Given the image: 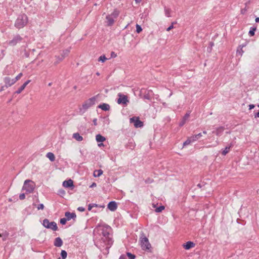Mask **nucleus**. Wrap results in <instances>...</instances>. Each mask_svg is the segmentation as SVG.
Instances as JSON below:
<instances>
[{
	"label": "nucleus",
	"mask_w": 259,
	"mask_h": 259,
	"mask_svg": "<svg viewBox=\"0 0 259 259\" xmlns=\"http://www.w3.org/2000/svg\"><path fill=\"white\" fill-rule=\"evenodd\" d=\"M218 144H219V142L218 141H216V145L215 146H216V145H217Z\"/></svg>",
	"instance_id": "obj_62"
},
{
	"label": "nucleus",
	"mask_w": 259,
	"mask_h": 259,
	"mask_svg": "<svg viewBox=\"0 0 259 259\" xmlns=\"http://www.w3.org/2000/svg\"><path fill=\"white\" fill-rule=\"evenodd\" d=\"M256 117H259V111H258V112L257 113V114H256L255 117H256Z\"/></svg>",
	"instance_id": "obj_59"
},
{
	"label": "nucleus",
	"mask_w": 259,
	"mask_h": 259,
	"mask_svg": "<svg viewBox=\"0 0 259 259\" xmlns=\"http://www.w3.org/2000/svg\"><path fill=\"white\" fill-rule=\"evenodd\" d=\"M73 138L78 141H81L83 140L82 137L77 133L73 134Z\"/></svg>",
	"instance_id": "obj_17"
},
{
	"label": "nucleus",
	"mask_w": 259,
	"mask_h": 259,
	"mask_svg": "<svg viewBox=\"0 0 259 259\" xmlns=\"http://www.w3.org/2000/svg\"><path fill=\"white\" fill-rule=\"evenodd\" d=\"M23 74L22 73H20L15 78H14V80L15 82H16L17 80H19L21 77L22 76Z\"/></svg>",
	"instance_id": "obj_34"
},
{
	"label": "nucleus",
	"mask_w": 259,
	"mask_h": 259,
	"mask_svg": "<svg viewBox=\"0 0 259 259\" xmlns=\"http://www.w3.org/2000/svg\"><path fill=\"white\" fill-rule=\"evenodd\" d=\"M142 0H135L136 3L138 4L141 2Z\"/></svg>",
	"instance_id": "obj_56"
},
{
	"label": "nucleus",
	"mask_w": 259,
	"mask_h": 259,
	"mask_svg": "<svg viewBox=\"0 0 259 259\" xmlns=\"http://www.w3.org/2000/svg\"><path fill=\"white\" fill-rule=\"evenodd\" d=\"M189 116H190V113H187L185 115V116L183 118V119L186 120L189 117Z\"/></svg>",
	"instance_id": "obj_42"
},
{
	"label": "nucleus",
	"mask_w": 259,
	"mask_h": 259,
	"mask_svg": "<svg viewBox=\"0 0 259 259\" xmlns=\"http://www.w3.org/2000/svg\"><path fill=\"white\" fill-rule=\"evenodd\" d=\"M30 82V80H27L26 82H25L22 85H24V87L25 88V87H26V85Z\"/></svg>",
	"instance_id": "obj_45"
},
{
	"label": "nucleus",
	"mask_w": 259,
	"mask_h": 259,
	"mask_svg": "<svg viewBox=\"0 0 259 259\" xmlns=\"http://www.w3.org/2000/svg\"><path fill=\"white\" fill-rule=\"evenodd\" d=\"M203 133L204 134H207V132H206V131H204L203 132Z\"/></svg>",
	"instance_id": "obj_61"
},
{
	"label": "nucleus",
	"mask_w": 259,
	"mask_h": 259,
	"mask_svg": "<svg viewBox=\"0 0 259 259\" xmlns=\"http://www.w3.org/2000/svg\"><path fill=\"white\" fill-rule=\"evenodd\" d=\"M55 157L54 154L51 152H50V160L53 161L55 160Z\"/></svg>",
	"instance_id": "obj_35"
},
{
	"label": "nucleus",
	"mask_w": 259,
	"mask_h": 259,
	"mask_svg": "<svg viewBox=\"0 0 259 259\" xmlns=\"http://www.w3.org/2000/svg\"><path fill=\"white\" fill-rule=\"evenodd\" d=\"M111 57H116V55L114 53V52H112L111 54Z\"/></svg>",
	"instance_id": "obj_52"
},
{
	"label": "nucleus",
	"mask_w": 259,
	"mask_h": 259,
	"mask_svg": "<svg viewBox=\"0 0 259 259\" xmlns=\"http://www.w3.org/2000/svg\"><path fill=\"white\" fill-rule=\"evenodd\" d=\"M65 216L67 221H69L71 219H74L76 217L75 213H71L70 212H66L65 213Z\"/></svg>",
	"instance_id": "obj_11"
},
{
	"label": "nucleus",
	"mask_w": 259,
	"mask_h": 259,
	"mask_svg": "<svg viewBox=\"0 0 259 259\" xmlns=\"http://www.w3.org/2000/svg\"><path fill=\"white\" fill-rule=\"evenodd\" d=\"M35 187V184L33 181L26 180L24 183L22 190L25 191L26 193H30L33 191Z\"/></svg>",
	"instance_id": "obj_2"
},
{
	"label": "nucleus",
	"mask_w": 259,
	"mask_h": 259,
	"mask_svg": "<svg viewBox=\"0 0 259 259\" xmlns=\"http://www.w3.org/2000/svg\"><path fill=\"white\" fill-rule=\"evenodd\" d=\"M224 130V127L221 126L217 128L215 134L217 136H220Z\"/></svg>",
	"instance_id": "obj_19"
},
{
	"label": "nucleus",
	"mask_w": 259,
	"mask_h": 259,
	"mask_svg": "<svg viewBox=\"0 0 259 259\" xmlns=\"http://www.w3.org/2000/svg\"><path fill=\"white\" fill-rule=\"evenodd\" d=\"M24 85H21L16 92H15V94H19L20 93H21L22 91H23L25 89V88L24 87Z\"/></svg>",
	"instance_id": "obj_28"
},
{
	"label": "nucleus",
	"mask_w": 259,
	"mask_h": 259,
	"mask_svg": "<svg viewBox=\"0 0 259 259\" xmlns=\"http://www.w3.org/2000/svg\"><path fill=\"white\" fill-rule=\"evenodd\" d=\"M127 255L128 256V257H130L131 259H134V258H135V255L133 254H132L130 252H127Z\"/></svg>",
	"instance_id": "obj_38"
},
{
	"label": "nucleus",
	"mask_w": 259,
	"mask_h": 259,
	"mask_svg": "<svg viewBox=\"0 0 259 259\" xmlns=\"http://www.w3.org/2000/svg\"><path fill=\"white\" fill-rule=\"evenodd\" d=\"M173 24L174 23H172V24L167 28L166 30L167 31H169L170 30L174 28Z\"/></svg>",
	"instance_id": "obj_48"
},
{
	"label": "nucleus",
	"mask_w": 259,
	"mask_h": 259,
	"mask_svg": "<svg viewBox=\"0 0 259 259\" xmlns=\"http://www.w3.org/2000/svg\"><path fill=\"white\" fill-rule=\"evenodd\" d=\"M126 257L124 255H122L120 256L119 259H125Z\"/></svg>",
	"instance_id": "obj_53"
},
{
	"label": "nucleus",
	"mask_w": 259,
	"mask_h": 259,
	"mask_svg": "<svg viewBox=\"0 0 259 259\" xmlns=\"http://www.w3.org/2000/svg\"><path fill=\"white\" fill-rule=\"evenodd\" d=\"M67 253L65 250H62L61 252V256L62 259H65L67 257Z\"/></svg>",
	"instance_id": "obj_27"
},
{
	"label": "nucleus",
	"mask_w": 259,
	"mask_h": 259,
	"mask_svg": "<svg viewBox=\"0 0 259 259\" xmlns=\"http://www.w3.org/2000/svg\"><path fill=\"white\" fill-rule=\"evenodd\" d=\"M97 204H90L88 206V210H91L92 209V208H93V207L94 206H97Z\"/></svg>",
	"instance_id": "obj_40"
},
{
	"label": "nucleus",
	"mask_w": 259,
	"mask_h": 259,
	"mask_svg": "<svg viewBox=\"0 0 259 259\" xmlns=\"http://www.w3.org/2000/svg\"><path fill=\"white\" fill-rule=\"evenodd\" d=\"M27 16L23 14L18 16L15 22V25L17 28L20 29L24 27L27 23Z\"/></svg>",
	"instance_id": "obj_1"
},
{
	"label": "nucleus",
	"mask_w": 259,
	"mask_h": 259,
	"mask_svg": "<svg viewBox=\"0 0 259 259\" xmlns=\"http://www.w3.org/2000/svg\"><path fill=\"white\" fill-rule=\"evenodd\" d=\"M63 242L61 239L60 237H57L55 239L54 242L55 246L57 247H60L62 245Z\"/></svg>",
	"instance_id": "obj_15"
},
{
	"label": "nucleus",
	"mask_w": 259,
	"mask_h": 259,
	"mask_svg": "<svg viewBox=\"0 0 259 259\" xmlns=\"http://www.w3.org/2000/svg\"><path fill=\"white\" fill-rule=\"evenodd\" d=\"M186 121L185 120H184L183 119V120L180 123V126H182L186 122Z\"/></svg>",
	"instance_id": "obj_47"
},
{
	"label": "nucleus",
	"mask_w": 259,
	"mask_h": 259,
	"mask_svg": "<svg viewBox=\"0 0 259 259\" xmlns=\"http://www.w3.org/2000/svg\"><path fill=\"white\" fill-rule=\"evenodd\" d=\"M194 142L192 141V138L191 137L189 138L184 143L183 146H185L186 145H189L191 142Z\"/></svg>",
	"instance_id": "obj_24"
},
{
	"label": "nucleus",
	"mask_w": 259,
	"mask_h": 259,
	"mask_svg": "<svg viewBox=\"0 0 259 259\" xmlns=\"http://www.w3.org/2000/svg\"><path fill=\"white\" fill-rule=\"evenodd\" d=\"M22 38L19 35H16L13 38L9 41L8 44L11 46H16L18 43L21 42Z\"/></svg>",
	"instance_id": "obj_7"
},
{
	"label": "nucleus",
	"mask_w": 259,
	"mask_h": 259,
	"mask_svg": "<svg viewBox=\"0 0 259 259\" xmlns=\"http://www.w3.org/2000/svg\"><path fill=\"white\" fill-rule=\"evenodd\" d=\"M106 19L107 20L108 25L111 26L113 25L114 22V19L113 18V16H111L110 15H108L106 16Z\"/></svg>",
	"instance_id": "obj_12"
},
{
	"label": "nucleus",
	"mask_w": 259,
	"mask_h": 259,
	"mask_svg": "<svg viewBox=\"0 0 259 259\" xmlns=\"http://www.w3.org/2000/svg\"><path fill=\"white\" fill-rule=\"evenodd\" d=\"M97 186V184L96 183H93L91 186H90V187L91 188H93V187H96Z\"/></svg>",
	"instance_id": "obj_51"
},
{
	"label": "nucleus",
	"mask_w": 259,
	"mask_h": 259,
	"mask_svg": "<svg viewBox=\"0 0 259 259\" xmlns=\"http://www.w3.org/2000/svg\"><path fill=\"white\" fill-rule=\"evenodd\" d=\"M140 242L141 247L143 250H149L151 248V244L146 237H141Z\"/></svg>",
	"instance_id": "obj_4"
},
{
	"label": "nucleus",
	"mask_w": 259,
	"mask_h": 259,
	"mask_svg": "<svg viewBox=\"0 0 259 259\" xmlns=\"http://www.w3.org/2000/svg\"><path fill=\"white\" fill-rule=\"evenodd\" d=\"M42 224L45 227L49 228V220L48 219H45Z\"/></svg>",
	"instance_id": "obj_29"
},
{
	"label": "nucleus",
	"mask_w": 259,
	"mask_h": 259,
	"mask_svg": "<svg viewBox=\"0 0 259 259\" xmlns=\"http://www.w3.org/2000/svg\"><path fill=\"white\" fill-rule=\"evenodd\" d=\"M69 52V50H66L64 51L62 56H64V57H65V56H66L68 55Z\"/></svg>",
	"instance_id": "obj_37"
},
{
	"label": "nucleus",
	"mask_w": 259,
	"mask_h": 259,
	"mask_svg": "<svg viewBox=\"0 0 259 259\" xmlns=\"http://www.w3.org/2000/svg\"><path fill=\"white\" fill-rule=\"evenodd\" d=\"M46 156L47 157L49 158V152L46 154Z\"/></svg>",
	"instance_id": "obj_60"
},
{
	"label": "nucleus",
	"mask_w": 259,
	"mask_h": 259,
	"mask_svg": "<svg viewBox=\"0 0 259 259\" xmlns=\"http://www.w3.org/2000/svg\"><path fill=\"white\" fill-rule=\"evenodd\" d=\"M67 221V220L66 219V218L61 219L60 223L62 225H65Z\"/></svg>",
	"instance_id": "obj_36"
},
{
	"label": "nucleus",
	"mask_w": 259,
	"mask_h": 259,
	"mask_svg": "<svg viewBox=\"0 0 259 259\" xmlns=\"http://www.w3.org/2000/svg\"><path fill=\"white\" fill-rule=\"evenodd\" d=\"M254 105L253 104H250L249 105V110L252 109L253 108H254Z\"/></svg>",
	"instance_id": "obj_49"
},
{
	"label": "nucleus",
	"mask_w": 259,
	"mask_h": 259,
	"mask_svg": "<svg viewBox=\"0 0 259 259\" xmlns=\"http://www.w3.org/2000/svg\"><path fill=\"white\" fill-rule=\"evenodd\" d=\"M64 59V56L57 57H56V61H55L54 64L56 65L61 62Z\"/></svg>",
	"instance_id": "obj_23"
},
{
	"label": "nucleus",
	"mask_w": 259,
	"mask_h": 259,
	"mask_svg": "<svg viewBox=\"0 0 259 259\" xmlns=\"http://www.w3.org/2000/svg\"><path fill=\"white\" fill-rule=\"evenodd\" d=\"M165 14L168 17H170V10L169 9L165 10Z\"/></svg>",
	"instance_id": "obj_43"
},
{
	"label": "nucleus",
	"mask_w": 259,
	"mask_h": 259,
	"mask_svg": "<svg viewBox=\"0 0 259 259\" xmlns=\"http://www.w3.org/2000/svg\"><path fill=\"white\" fill-rule=\"evenodd\" d=\"M97 75H99V73L98 72L97 73Z\"/></svg>",
	"instance_id": "obj_64"
},
{
	"label": "nucleus",
	"mask_w": 259,
	"mask_h": 259,
	"mask_svg": "<svg viewBox=\"0 0 259 259\" xmlns=\"http://www.w3.org/2000/svg\"><path fill=\"white\" fill-rule=\"evenodd\" d=\"M130 122L133 123L135 127H141L143 126V122L139 120L138 117H133L130 118Z\"/></svg>",
	"instance_id": "obj_6"
},
{
	"label": "nucleus",
	"mask_w": 259,
	"mask_h": 259,
	"mask_svg": "<svg viewBox=\"0 0 259 259\" xmlns=\"http://www.w3.org/2000/svg\"><path fill=\"white\" fill-rule=\"evenodd\" d=\"M96 99L97 96H94L86 100L83 103L82 105V109L84 110V111H86L87 109H88L95 104Z\"/></svg>",
	"instance_id": "obj_3"
},
{
	"label": "nucleus",
	"mask_w": 259,
	"mask_h": 259,
	"mask_svg": "<svg viewBox=\"0 0 259 259\" xmlns=\"http://www.w3.org/2000/svg\"><path fill=\"white\" fill-rule=\"evenodd\" d=\"M117 207V204L115 201H111L108 204V208L111 211H115Z\"/></svg>",
	"instance_id": "obj_9"
},
{
	"label": "nucleus",
	"mask_w": 259,
	"mask_h": 259,
	"mask_svg": "<svg viewBox=\"0 0 259 259\" xmlns=\"http://www.w3.org/2000/svg\"><path fill=\"white\" fill-rule=\"evenodd\" d=\"M107 60L106 57L105 56H101L99 59V61H101L102 62H104Z\"/></svg>",
	"instance_id": "obj_31"
},
{
	"label": "nucleus",
	"mask_w": 259,
	"mask_h": 259,
	"mask_svg": "<svg viewBox=\"0 0 259 259\" xmlns=\"http://www.w3.org/2000/svg\"><path fill=\"white\" fill-rule=\"evenodd\" d=\"M119 14V12L118 11L114 10L110 15L113 16L114 19H115L117 17Z\"/></svg>",
	"instance_id": "obj_26"
},
{
	"label": "nucleus",
	"mask_w": 259,
	"mask_h": 259,
	"mask_svg": "<svg viewBox=\"0 0 259 259\" xmlns=\"http://www.w3.org/2000/svg\"><path fill=\"white\" fill-rule=\"evenodd\" d=\"M201 136H202L201 133H199L197 135H195L192 136L191 138H192V141H196Z\"/></svg>",
	"instance_id": "obj_25"
},
{
	"label": "nucleus",
	"mask_w": 259,
	"mask_h": 259,
	"mask_svg": "<svg viewBox=\"0 0 259 259\" xmlns=\"http://www.w3.org/2000/svg\"><path fill=\"white\" fill-rule=\"evenodd\" d=\"M118 96L119 98L117 99V102L118 104L126 105L127 103L129 102V100L126 95H122L121 93H118Z\"/></svg>",
	"instance_id": "obj_5"
},
{
	"label": "nucleus",
	"mask_w": 259,
	"mask_h": 259,
	"mask_svg": "<svg viewBox=\"0 0 259 259\" xmlns=\"http://www.w3.org/2000/svg\"><path fill=\"white\" fill-rule=\"evenodd\" d=\"M77 209L79 211H81V212L84 211L85 210L84 208L83 207H78Z\"/></svg>",
	"instance_id": "obj_46"
},
{
	"label": "nucleus",
	"mask_w": 259,
	"mask_h": 259,
	"mask_svg": "<svg viewBox=\"0 0 259 259\" xmlns=\"http://www.w3.org/2000/svg\"><path fill=\"white\" fill-rule=\"evenodd\" d=\"M232 147V145L231 144L230 146H227L222 151V154L223 155H226L229 151H230V148L231 147Z\"/></svg>",
	"instance_id": "obj_21"
},
{
	"label": "nucleus",
	"mask_w": 259,
	"mask_h": 259,
	"mask_svg": "<svg viewBox=\"0 0 259 259\" xmlns=\"http://www.w3.org/2000/svg\"><path fill=\"white\" fill-rule=\"evenodd\" d=\"M101 233H102V234L103 235V236L106 237H108V235H109V233L107 231V228H106V229L103 228V229H102Z\"/></svg>",
	"instance_id": "obj_22"
},
{
	"label": "nucleus",
	"mask_w": 259,
	"mask_h": 259,
	"mask_svg": "<svg viewBox=\"0 0 259 259\" xmlns=\"http://www.w3.org/2000/svg\"><path fill=\"white\" fill-rule=\"evenodd\" d=\"M98 108L101 109L104 111H108L110 109V106L109 104L106 103H103L98 106Z\"/></svg>",
	"instance_id": "obj_14"
},
{
	"label": "nucleus",
	"mask_w": 259,
	"mask_h": 259,
	"mask_svg": "<svg viewBox=\"0 0 259 259\" xmlns=\"http://www.w3.org/2000/svg\"><path fill=\"white\" fill-rule=\"evenodd\" d=\"M50 228L54 231H56L58 229L56 223L54 222L50 223Z\"/></svg>",
	"instance_id": "obj_20"
},
{
	"label": "nucleus",
	"mask_w": 259,
	"mask_h": 259,
	"mask_svg": "<svg viewBox=\"0 0 259 259\" xmlns=\"http://www.w3.org/2000/svg\"><path fill=\"white\" fill-rule=\"evenodd\" d=\"M25 198V195L24 193H22L19 195V198L20 200H23Z\"/></svg>",
	"instance_id": "obj_39"
},
{
	"label": "nucleus",
	"mask_w": 259,
	"mask_h": 259,
	"mask_svg": "<svg viewBox=\"0 0 259 259\" xmlns=\"http://www.w3.org/2000/svg\"><path fill=\"white\" fill-rule=\"evenodd\" d=\"M93 122H94V125H97V119H94L93 120Z\"/></svg>",
	"instance_id": "obj_54"
},
{
	"label": "nucleus",
	"mask_w": 259,
	"mask_h": 259,
	"mask_svg": "<svg viewBox=\"0 0 259 259\" xmlns=\"http://www.w3.org/2000/svg\"><path fill=\"white\" fill-rule=\"evenodd\" d=\"M59 193L60 195H64L65 194V192L64 190H60Z\"/></svg>",
	"instance_id": "obj_50"
},
{
	"label": "nucleus",
	"mask_w": 259,
	"mask_h": 259,
	"mask_svg": "<svg viewBox=\"0 0 259 259\" xmlns=\"http://www.w3.org/2000/svg\"><path fill=\"white\" fill-rule=\"evenodd\" d=\"M63 186L65 188L72 187L73 188V182L72 180L69 179L67 181H65L63 183Z\"/></svg>",
	"instance_id": "obj_10"
},
{
	"label": "nucleus",
	"mask_w": 259,
	"mask_h": 259,
	"mask_svg": "<svg viewBox=\"0 0 259 259\" xmlns=\"http://www.w3.org/2000/svg\"><path fill=\"white\" fill-rule=\"evenodd\" d=\"M195 246V244L191 241H188L186 244L183 245L185 249H189Z\"/></svg>",
	"instance_id": "obj_13"
},
{
	"label": "nucleus",
	"mask_w": 259,
	"mask_h": 259,
	"mask_svg": "<svg viewBox=\"0 0 259 259\" xmlns=\"http://www.w3.org/2000/svg\"><path fill=\"white\" fill-rule=\"evenodd\" d=\"M142 31V29L139 24L136 25V31L138 33H140Z\"/></svg>",
	"instance_id": "obj_32"
},
{
	"label": "nucleus",
	"mask_w": 259,
	"mask_h": 259,
	"mask_svg": "<svg viewBox=\"0 0 259 259\" xmlns=\"http://www.w3.org/2000/svg\"><path fill=\"white\" fill-rule=\"evenodd\" d=\"M44 208V206L43 204H40L37 207V208L38 210L43 209Z\"/></svg>",
	"instance_id": "obj_41"
},
{
	"label": "nucleus",
	"mask_w": 259,
	"mask_h": 259,
	"mask_svg": "<svg viewBox=\"0 0 259 259\" xmlns=\"http://www.w3.org/2000/svg\"><path fill=\"white\" fill-rule=\"evenodd\" d=\"M96 139L98 142H103L104 141H105V140H106V139L104 137L102 136V135H101L100 134L96 135Z\"/></svg>",
	"instance_id": "obj_16"
},
{
	"label": "nucleus",
	"mask_w": 259,
	"mask_h": 259,
	"mask_svg": "<svg viewBox=\"0 0 259 259\" xmlns=\"http://www.w3.org/2000/svg\"><path fill=\"white\" fill-rule=\"evenodd\" d=\"M256 28H252L251 30L249 31V34L250 36H253L254 35V32L256 30Z\"/></svg>",
	"instance_id": "obj_33"
},
{
	"label": "nucleus",
	"mask_w": 259,
	"mask_h": 259,
	"mask_svg": "<svg viewBox=\"0 0 259 259\" xmlns=\"http://www.w3.org/2000/svg\"><path fill=\"white\" fill-rule=\"evenodd\" d=\"M102 145H103V144H99V146H102Z\"/></svg>",
	"instance_id": "obj_63"
},
{
	"label": "nucleus",
	"mask_w": 259,
	"mask_h": 259,
	"mask_svg": "<svg viewBox=\"0 0 259 259\" xmlns=\"http://www.w3.org/2000/svg\"><path fill=\"white\" fill-rule=\"evenodd\" d=\"M144 98L147 99H149V97L147 95L144 96Z\"/></svg>",
	"instance_id": "obj_58"
},
{
	"label": "nucleus",
	"mask_w": 259,
	"mask_h": 259,
	"mask_svg": "<svg viewBox=\"0 0 259 259\" xmlns=\"http://www.w3.org/2000/svg\"><path fill=\"white\" fill-rule=\"evenodd\" d=\"M164 209V206H160L156 208L155 211L156 212H161Z\"/></svg>",
	"instance_id": "obj_30"
},
{
	"label": "nucleus",
	"mask_w": 259,
	"mask_h": 259,
	"mask_svg": "<svg viewBox=\"0 0 259 259\" xmlns=\"http://www.w3.org/2000/svg\"><path fill=\"white\" fill-rule=\"evenodd\" d=\"M30 82V80H27L26 82H25L22 85H24V87L25 88V87H26V85Z\"/></svg>",
	"instance_id": "obj_44"
},
{
	"label": "nucleus",
	"mask_w": 259,
	"mask_h": 259,
	"mask_svg": "<svg viewBox=\"0 0 259 259\" xmlns=\"http://www.w3.org/2000/svg\"><path fill=\"white\" fill-rule=\"evenodd\" d=\"M255 22L258 23L259 22V17H257L255 19Z\"/></svg>",
	"instance_id": "obj_55"
},
{
	"label": "nucleus",
	"mask_w": 259,
	"mask_h": 259,
	"mask_svg": "<svg viewBox=\"0 0 259 259\" xmlns=\"http://www.w3.org/2000/svg\"><path fill=\"white\" fill-rule=\"evenodd\" d=\"M4 82L7 88L11 87L16 82L14 78L11 79L9 77H5Z\"/></svg>",
	"instance_id": "obj_8"
},
{
	"label": "nucleus",
	"mask_w": 259,
	"mask_h": 259,
	"mask_svg": "<svg viewBox=\"0 0 259 259\" xmlns=\"http://www.w3.org/2000/svg\"><path fill=\"white\" fill-rule=\"evenodd\" d=\"M103 174V170L101 169L96 170L94 172L95 177H99Z\"/></svg>",
	"instance_id": "obj_18"
},
{
	"label": "nucleus",
	"mask_w": 259,
	"mask_h": 259,
	"mask_svg": "<svg viewBox=\"0 0 259 259\" xmlns=\"http://www.w3.org/2000/svg\"><path fill=\"white\" fill-rule=\"evenodd\" d=\"M7 235H6V236H5L4 237V238H3V240L4 241L6 240V239H7Z\"/></svg>",
	"instance_id": "obj_57"
}]
</instances>
